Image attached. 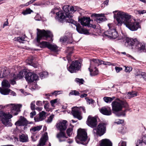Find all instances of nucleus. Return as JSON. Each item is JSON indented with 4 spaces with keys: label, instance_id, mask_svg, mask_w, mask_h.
<instances>
[{
    "label": "nucleus",
    "instance_id": "obj_1",
    "mask_svg": "<svg viewBox=\"0 0 146 146\" xmlns=\"http://www.w3.org/2000/svg\"><path fill=\"white\" fill-rule=\"evenodd\" d=\"M63 9L64 11H60L56 13V19L61 23L66 22H68L70 20L72 19L73 17L72 13H74L77 10V7L76 6L70 7L68 5L64 6ZM55 9L52 10L50 15L52 16V14H54L55 13Z\"/></svg>",
    "mask_w": 146,
    "mask_h": 146
},
{
    "label": "nucleus",
    "instance_id": "obj_2",
    "mask_svg": "<svg viewBox=\"0 0 146 146\" xmlns=\"http://www.w3.org/2000/svg\"><path fill=\"white\" fill-rule=\"evenodd\" d=\"M117 11L113 12L114 13V17L116 19L118 24L120 25L123 23L126 27L131 31L137 30L139 27V24L137 22L131 21L130 16L127 14L121 11L118 12L117 15L115 14Z\"/></svg>",
    "mask_w": 146,
    "mask_h": 146
},
{
    "label": "nucleus",
    "instance_id": "obj_3",
    "mask_svg": "<svg viewBox=\"0 0 146 146\" xmlns=\"http://www.w3.org/2000/svg\"><path fill=\"white\" fill-rule=\"evenodd\" d=\"M87 132L84 129H80L77 131V135L75 138L76 142L78 143L86 145L88 143Z\"/></svg>",
    "mask_w": 146,
    "mask_h": 146
},
{
    "label": "nucleus",
    "instance_id": "obj_4",
    "mask_svg": "<svg viewBox=\"0 0 146 146\" xmlns=\"http://www.w3.org/2000/svg\"><path fill=\"white\" fill-rule=\"evenodd\" d=\"M111 106L113 113L120 111L123 107L127 108L128 106L126 102L119 98L116 99L115 101L112 102Z\"/></svg>",
    "mask_w": 146,
    "mask_h": 146
},
{
    "label": "nucleus",
    "instance_id": "obj_5",
    "mask_svg": "<svg viewBox=\"0 0 146 146\" xmlns=\"http://www.w3.org/2000/svg\"><path fill=\"white\" fill-rule=\"evenodd\" d=\"M37 41L39 43L41 39H45L48 38H52V33L49 31H46L44 30H41L37 29Z\"/></svg>",
    "mask_w": 146,
    "mask_h": 146
},
{
    "label": "nucleus",
    "instance_id": "obj_6",
    "mask_svg": "<svg viewBox=\"0 0 146 146\" xmlns=\"http://www.w3.org/2000/svg\"><path fill=\"white\" fill-rule=\"evenodd\" d=\"M112 25H113L111 24H108L109 29L105 32V35L110 38L114 39L118 36V34L115 30L112 27Z\"/></svg>",
    "mask_w": 146,
    "mask_h": 146
},
{
    "label": "nucleus",
    "instance_id": "obj_7",
    "mask_svg": "<svg viewBox=\"0 0 146 146\" xmlns=\"http://www.w3.org/2000/svg\"><path fill=\"white\" fill-rule=\"evenodd\" d=\"M106 130V126L104 123H100L98 126L97 129H93V133L94 135L101 136L103 135Z\"/></svg>",
    "mask_w": 146,
    "mask_h": 146
},
{
    "label": "nucleus",
    "instance_id": "obj_8",
    "mask_svg": "<svg viewBox=\"0 0 146 146\" xmlns=\"http://www.w3.org/2000/svg\"><path fill=\"white\" fill-rule=\"evenodd\" d=\"M26 73V71L22 70L20 71L19 74L17 76L14 74L13 75V74L10 75V83L12 85H14L16 84L15 80L17 79H20L23 78L24 76H25Z\"/></svg>",
    "mask_w": 146,
    "mask_h": 146
},
{
    "label": "nucleus",
    "instance_id": "obj_9",
    "mask_svg": "<svg viewBox=\"0 0 146 146\" xmlns=\"http://www.w3.org/2000/svg\"><path fill=\"white\" fill-rule=\"evenodd\" d=\"M69 23L73 24L76 27V30L77 32L80 34H83L85 35H89V33L88 30L86 29H83L80 24L74 21L72 19H71L69 21Z\"/></svg>",
    "mask_w": 146,
    "mask_h": 146
},
{
    "label": "nucleus",
    "instance_id": "obj_10",
    "mask_svg": "<svg viewBox=\"0 0 146 146\" xmlns=\"http://www.w3.org/2000/svg\"><path fill=\"white\" fill-rule=\"evenodd\" d=\"M2 88L0 87V93L2 94L6 95L9 93V82L8 80H4L2 82Z\"/></svg>",
    "mask_w": 146,
    "mask_h": 146
},
{
    "label": "nucleus",
    "instance_id": "obj_11",
    "mask_svg": "<svg viewBox=\"0 0 146 146\" xmlns=\"http://www.w3.org/2000/svg\"><path fill=\"white\" fill-rule=\"evenodd\" d=\"M125 45L132 49H135L136 47V45L138 44V40L136 38L134 39L127 37L125 39Z\"/></svg>",
    "mask_w": 146,
    "mask_h": 146
},
{
    "label": "nucleus",
    "instance_id": "obj_12",
    "mask_svg": "<svg viewBox=\"0 0 146 146\" xmlns=\"http://www.w3.org/2000/svg\"><path fill=\"white\" fill-rule=\"evenodd\" d=\"M81 64L78 60L73 61L72 64L68 68V70L71 73L76 72L80 67Z\"/></svg>",
    "mask_w": 146,
    "mask_h": 146
},
{
    "label": "nucleus",
    "instance_id": "obj_13",
    "mask_svg": "<svg viewBox=\"0 0 146 146\" xmlns=\"http://www.w3.org/2000/svg\"><path fill=\"white\" fill-rule=\"evenodd\" d=\"M0 119L2 123L5 126L8 125L9 124V113H6L3 111H1L0 114Z\"/></svg>",
    "mask_w": 146,
    "mask_h": 146
},
{
    "label": "nucleus",
    "instance_id": "obj_14",
    "mask_svg": "<svg viewBox=\"0 0 146 146\" xmlns=\"http://www.w3.org/2000/svg\"><path fill=\"white\" fill-rule=\"evenodd\" d=\"M22 105L21 104L15 105V104H10V108H11V113L14 115H17L20 111V108Z\"/></svg>",
    "mask_w": 146,
    "mask_h": 146
},
{
    "label": "nucleus",
    "instance_id": "obj_15",
    "mask_svg": "<svg viewBox=\"0 0 146 146\" xmlns=\"http://www.w3.org/2000/svg\"><path fill=\"white\" fill-rule=\"evenodd\" d=\"M25 77L26 80L28 82H33L38 80V77L35 73L31 72H26Z\"/></svg>",
    "mask_w": 146,
    "mask_h": 146
},
{
    "label": "nucleus",
    "instance_id": "obj_16",
    "mask_svg": "<svg viewBox=\"0 0 146 146\" xmlns=\"http://www.w3.org/2000/svg\"><path fill=\"white\" fill-rule=\"evenodd\" d=\"M86 123L91 127H96L97 125V119L96 117L89 115L88 117Z\"/></svg>",
    "mask_w": 146,
    "mask_h": 146
},
{
    "label": "nucleus",
    "instance_id": "obj_17",
    "mask_svg": "<svg viewBox=\"0 0 146 146\" xmlns=\"http://www.w3.org/2000/svg\"><path fill=\"white\" fill-rule=\"evenodd\" d=\"M28 123V121L26 119L22 116H21L18 121L15 123L17 126H24L27 125Z\"/></svg>",
    "mask_w": 146,
    "mask_h": 146
},
{
    "label": "nucleus",
    "instance_id": "obj_18",
    "mask_svg": "<svg viewBox=\"0 0 146 146\" xmlns=\"http://www.w3.org/2000/svg\"><path fill=\"white\" fill-rule=\"evenodd\" d=\"M67 121L66 120H64L57 123L56 127L57 129L60 131L65 130L67 128L66 123Z\"/></svg>",
    "mask_w": 146,
    "mask_h": 146
},
{
    "label": "nucleus",
    "instance_id": "obj_19",
    "mask_svg": "<svg viewBox=\"0 0 146 146\" xmlns=\"http://www.w3.org/2000/svg\"><path fill=\"white\" fill-rule=\"evenodd\" d=\"M72 113L74 117L79 119L80 120L82 119L79 110L77 107H74L72 108Z\"/></svg>",
    "mask_w": 146,
    "mask_h": 146
},
{
    "label": "nucleus",
    "instance_id": "obj_20",
    "mask_svg": "<svg viewBox=\"0 0 146 146\" xmlns=\"http://www.w3.org/2000/svg\"><path fill=\"white\" fill-rule=\"evenodd\" d=\"M100 111L101 113L104 115H110L111 114V108L108 106L103 107Z\"/></svg>",
    "mask_w": 146,
    "mask_h": 146
},
{
    "label": "nucleus",
    "instance_id": "obj_21",
    "mask_svg": "<svg viewBox=\"0 0 146 146\" xmlns=\"http://www.w3.org/2000/svg\"><path fill=\"white\" fill-rule=\"evenodd\" d=\"M138 44L136 45V47L135 49H137L139 52H145L146 51V44L140 43L138 41Z\"/></svg>",
    "mask_w": 146,
    "mask_h": 146
},
{
    "label": "nucleus",
    "instance_id": "obj_22",
    "mask_svg": "<svg viewBox=\"0 0 146 146\" xmlns=\"http://www.w3.org/2000/svg\"><path fill=\"white\" fill-rule=\"evenodd\" d=\"M46 113L44 111H42L39 113L38 116H36L34 117V120L35 121H41L44 119L46 118Z\"/></svg>",
    "mask_w": 146,
    "mask_h": 146
},
{
    "label": "nucleus",
    "instance_id": "obj_23",
    "mask_svg": "<svg viewBox=\"0 0 146 146\" xmlns=\"http://www.w3.org/2000/svg\"><path fill=\"white\" fill-rule=\"evenodd\" d=\"M91 20L90 17H84L79 20V21L81 25L84 26L88 25L90 24Z\"/></svg>",
    "mask_w": 146,
    "mask_h": 146
},
{
    "label": "nucleus",
    "instance_id": "obj_24",
    "mask_svg": "<svg viewBox=\"0 0 146 146\" xmlns=\"http://www.w3.org/2000/svg\"><path fill=\"white\" fill-rule=\"evenodd\" d=\"M100 146H112V143L109 139H104L100 141Z\"/></svg>",
    "mask_w": 146,
    "mask_h": 146
},
{
    "label": "nucleus",
    "instance_id": "obj_25",
    "mask_svg": "<svg viewBox=\"0 0 146 146\" xmlns=\"http://www.w3.org/2000/svg\"><path fill=\"white\" fill-rule=\"evenodd\" d=\"M48 139V136L47 133H45L44 135L41 138L39 144L37 146H43Z\"/></svg>",
    "mask_w": 146,
    "mask_h": 146
},
{
    "label": "nucleus",
    "instance_id": "obj_26",
    "mask_svg": "<svg viewBox=\"0 0 146 146\" xmlns=\"http://www.w3.org/2000/svg\"><path fill=\"white\" fill-rule=\"evenodd\" d=\"M56 137L58 138L60 142H62L65 140V139L67 138L65 133L62 131L57 134Z\"/></svg>",
    "mask_w": 146,
    "mask_h": 146
},
{
    "label": "nucleus",
    "instance_id": "obj_27",
    "mask_svg": "<svg viewBox=\"0 0 146 146\" xmlns=\"http://www.w3.org/2000/svg\"><path fill=\"white\" fill-rule=\"evenodd\" d=\"M101 60H99L97 59H94L90 60V68H92L98 66L102 64H101Z\"/></svg>",
    "mask_w": 146,
    "mask_h": 146
},
{
    "label": "nucleus",
    "instance_id": "obj_28",
    "mask_svg": "<svg viewBox=\"0 0 146 146\" xmlns=\"http://www.w3.org/2000/svg\"><path fill=\"white\" fill-rule=\"evenodd\" d=\"M42 128V126L40 125L32 127L30 129V131L32 134L34 135L40 131Z\"/></svg>",
    "mask_w": 146,
    "mask_h": 146
},
{
    "label": "nucleus",
    "instance_id": "obj_29",
    "mask_svg": "<svg viewBox=\"0 0 146 146\" xmlns=\"http://www.w3.org/2000/svg\"><path fill=\"white\" fill-rule=\"evenodd\" d=\"M102 14H97L96 13L93 14L92 15V17H96L95 20L98 23H100L104 21V18L102 17Z\"/></svg>",
    "mask_w": 146,
    "mask_h": 146
},
{
    "label": "nucleus",
    "instance_id": "obj_30",
    "mask_svg": "<svg viewBox=\"0 0 146 146\" xmlns=\"http://www.w3.org/2000/svg\"><path fill=\"white\" fill-rule=\"evenodd\" d=\"M88 69L90 71V75L91 76L96 75L98 73V71L96 66L92 68H90V66Z\"/></svg>",
    "mask_w": 146,
    "mask_h": 146
},
{
    "label": "nucleus",
    "instance_id": "obj_31",
    "mask_svg": "<svg viewBox=\"0 0 146 146\" xmlns=\"http://www.w3.org/2000/svg\"><path fill=\"white\" fill-rule=\"evenodd\" d=\"M135 75L138 78H140L142 77L145 80H146V74L145 72H139L135 74Z\"/></svg>",
    "mask_w": 146,
    "mask_h": 146
},
{
    "label": "nucleus",
    "instance_id": "obj_32",
    "mask_svg": "<svg viewBox=\"0 0 146 146\" xmlns=\"http://www.w3.org/2000/svg\"><path fill=\"white\" fill-rule=\"evenodd\" d=\"M125 98L130 99L137 96V93L135 91L128 92L125 95Z\"/></svg>",
    "mask_w": 146,
    "mask_h": 146
},
{
    "label": "nucleus",
    "instance_id": "obj_33",
    "mask_svg": "<svg viewBox=\"0 0 146 146\" xmlns=\"http://www.w3.org/2000/svg\"><path fill=\"white\" fill-rule=\"evenodd\" d=\"M20 141L22 142H26L28 141L29 139L28 136L26 134H22L20 136Z\"/></svg>",
    "mask_w": 146,
    "mask_h": 146
},
{
    "label": "nucleus",
    "instance_id": "obj_34",
    "mask_svg": "<svg viewBox=\"0 0 146 146\" xmlns=\"http://www.w3.org/2000/svg\"><path fill=\"white\" fill-rule=\"evenodd\" d=\"M25 38L23 36L18 37L15 38V40L19 42L20 43H24L25 42Z\"/></svg>",
    "mask_w": 146,
    "mask_h": 146
},
{
    "label": "nucleus",
    "instance_id": "obj_35",
    "mask_svg": "<svg viewBox=\"0 0 146 146\" xmlns=\"http://www.w3.org/2000/svg\"><path fill=\"white\" fill-rule=\"evenodd\" d=\"M115 97H113L112 98L105 97L103 98L104 100L107 103H110L111 102L115 99Z\"/></svg>",
    "mask_w": 146,
    "mask_h": 146
},
{
    "label": "nucleus",
    "instance_id": "obj_36",
    "mask_svg": "<svg viewBox=\"0 0 146 146\" xmlns=\"http://www.w3.org/2000/svg\"><path fill=\"white\" fill-rule=\"evenodd\" d=\"M8 70L4 69L3 72H0V78H3L8 75Z\"/></svg>",
    "mask_w": 146,
    "mask_h": 146
},
{
    "label": "nucleus",
    "instance_id": "obj_37",
    "mask_svg": "<svg viewBox=\"0 0 146 146\" xmlns=\"http://www.w3.org/2000/svg\"><path fill=\"white\" fill-rule=\"evenodd\" d=\"M48 48L54 52L57 51L58 47L56 45L51 44H50Z\"/></svg>",
    "mask_w": 146,
    "mask_h": 146
},
{
    "label": "nucleus",
    "instance_id": "obj_38",
    "mask_svg": "<svg viewBox=\"0 0 146 146\" xmlns=\"http://www.w3.org/2000/svg\"><path fill=\"white\" fill-rule=\"evenodd\" d=\"M35 58L34 56H31L29 57L27 60V62L30 65L32 64L33 61L35 60Z\"/></svg>",
    "mask_w": 146,
    "mask_h": 146
},
{
    "label": "nucleus",
    "instance_id": "obj_39",
    "mask_svg": "<svg viewBox=\"0 0 146 146\" xmlns=\"http://www.w3.org/2000/svg\"><path fill=\"white\" fill-rule=\"evenodd\" d=\"M80 94L79 92L76 90H71L69 94V96L74 95L75 96H79Z\"/></svg>",
    "mask_w": 146,
    "mask_h": 146
},
{
    "label": "nucleus",
    "instance_id": "obj_40",
    "mask_svg": "<svg viewBox=\"0 0 146 146\" xmlns=\"http://www.w3.org/2000/svg\"><path fill=\"white\" fill-rule=\"evenodd\" d=\"M115 115L117 116H125V111H124L122 112H117V113H114Z\"/></svg>",
    "mask_w": 146,
    "mask_h": 146
},
{
    "label": "nucleus",
    "instance_id": "obj_41",
    "mask_svg": "<svg viewBox=\"0 0 146 146\" xmlns=\"http://www.w3.org/2000/svg\"><path fill=\"white\" fill-rule=\"evenodd\" d=\"M33 12V11L31 10L30 8H28L26 9L25 11H24L22 13L24 15H25L28 14H30Z\"/></svg>",
    "mask_w": 146,
    "mask_h": 146
},
{
    "label": "nucleus",
    "instance_id": "obj_42",
    "mask_svg": "<svg viewBox=\"0 0 146 146\" xmlns=\"http://www.w3.org/2000/svg\"><path fill=\"white\" fill-rule=\"evenodd\" d=\"M50 44V43L49 42L43 41L41 42V45L42 46V47H47L48 48Z\"/></svg>",
    "mask_w": 146,
    "mask_h": 146
},
{
    "label": "nucleus",
    "instance_id": "obj_43",
    "mask_svg": "<svg viewBox=\"0 0 146 146\" xmlns=\"http://www.w3.org/2000/svg\"><path fill=\"white\" fill-rule=\"evenodd\" d=\"M101 64H103L105 65H111L113 66H115L116 65V64H112L110 62H105L102 60H101Z\"/></svg>",
    "mask_w": 146,
    "mask_h": 146
},
{
    "label": "nucleus",
    "instance_id": "obj_44",
    "mask_svg": "<svg viewBox=\"0 0 146 146\" xmlns=\"http://www.w3.org/2000/svg\"><path fill=\"white\" fill-rule=\"evenodd\" d=\"M54 115L52 114L48 118L46 122L48 123H50L52 120L53 118H54Z\"/></svg>",
    "mask_w": 146,
    "mask_h": 146
},
{
    "label": "nucleus",
    "instance_id": "obj_45",
    "mask_svg": "<svg viewBox=\"0 0 146 146\" xmlns=\"http://www.w3.org/2000/svg\"><path fill=\"white\" fill-rule=\"evenodd\" d=\"M72 127L69 128L66 131V132L68 136L69 137L71 136L72 134Z\"/></svg>",
    "mask_w": 146,
    "mask_h": 146
},
{
    "label": "nucleus",
    "instance_id": "obj_46",
    "mask_svg": "<svg viewBox=\"0 0 146 146\" xmlns=\"http://www.w3.org/2000/svg\"><path fill=\"white\" fill-rule=\"evenodd\" d=\"M86 100L87 103H88L89 104H92L94 102V100H93L92 99H90L88 98H86Z\"/></svg>",
    "mask_w": 146,
    "mask_h": 146
},
{
    "label": "nucleus",
    "instance_id": "obj_47",
    "mask_svg": "<svg viewBox=\"0 0 146 146\" xmlns=\"http://www.w3.org/2000/svg\"><path fill=\"white\" fill-rule=\"evenodd\" d=\"M75 81L76 82L78 83L79 84H83L84 80L82 79L76 78L75 80Z\"/></svg>",
    "mask_w": 146,
    "mask_h": 146
},
{
    "label": "nucleus",
    "instance_id": "obj_48",
    "mask_svg": "<svg viewBox=\"0 0 146 146\" xmlns=\"http://www.w3.org/2000/svg\"><path fill=\"white\" fill-rule=\"evenodd\" d=\"M124 122V120L122 119H117L115 121V123L118 124H119L123 123Z\"/></svg>",
    "mask_w": 146,
    "mask_h": 146
},
{
    "label": "nucleus",
    "instance_id": "obj_49",
    "mask_svg": "<svg viewBox=\"0 0 146 146\" xmlns=\"http://www.w3.org/2000/svg\"><path fill=\"white\" fill-rule=\"evenodd\" d=\"M35 101L32 102L31 104V108L32 110H35Z\"/></svg>",
    "mask_w": 146,
    "mask_h": 146
},
{
    "label": "nucleus",
    "instance_id": "obj_50",
    "mask_svg": "<svg viewBox=\"0 0 146 146\" xmlns=\"http://www.w3.org/2000/svg\"><path fill=\"white\" fill-rule=\"evenodd\" d=\"M137 11L138 13L140 14H143L144 13H146V11L145 10H137Z\"/></svg>",
    "mask_w": 146,
    "mask_h": 146
},
{
    "label": "nucleus",
    "instance_id": "obj_51",
    "mask_svg": "<svg viewBox=\"0 0 146 146\" xmlns=\"http://www.w3.org/2000/svg\"><path fill=\"white\" fill-rule=\"evenodd\" d=\"M115 69L116 72L117 73L119 72L120 71L122 70V68L121 67H115Z\"/></svg>",
    "mask_w": 146,
    "mask_h": 146
},
{
    "label": "nucleus",
    "instance_id": "obj_52",
    "mask_svg": "<svg viewBox=\"0 0 146 146\" xmlns=\"http://www.w3.org/2000/svg\"><path fill=\"white\" fill-rule=\"evenodd\" d=\"M120 143L119 144V146H126V143L125 141H122L121 143V145H120Z\"/></svg>",
    "mask_w": 146,
    "mask_h": 146
},
{
    "label": "nucleus",
    "instance_id": "obj_53",
    "mask_svg": "<svg viewBox=\"0 0 146 146\" xmlns=\"http://www.w3.org/2000/svg\"><path fill=\"white\" fill-rule=\"evenodd\" d=\"M132 68L131 67H127L125 68V71L126 72H129L132 70Z\"/></svg>",
    "mask_w": 146,
    "mask_h": 146
},
{
    "label": "nucleus",
    "instance_id": "obj_54",
    "mask_svg": "<svg viewBox=\"0 0 146 146\" xmlns=\"http://www.w3.org/2000/svg\"><path fill=\"white\" fill-rule=\"evenodd\" d=\"M36 114V113L35 111L31 112L30 113V117L31 118H33L34 116Z\"/></svg>",
    "mask_w": 146,
    "mask_h": 146
},
{
    "label": "nucleus",
    "instance_id": "obj_55",
    "mask_svg": "<svg viewBox=\"0 0 146 146\" xmlns=\"http://www.w3.org/2000/svg\"><path fill=\"white\" fill-rule=\"evenodd\" d=\"M10 95L14 96H16V94L15 92L10 90Z\"/></svg>",
    "mask_w": 146,
    "mask_h": 146
},
{
    "label": "nucleus",
    "instance_id": "obj_56",
    "mask_svg": "<svg viewBox=\"0 0 146 146\" xmlns=\"http://www.w3.org/2000/svg\"><path fill=\"white\" fill-rule=\"evenodd\" d=\"M36 105L38 106H41L42 105V102L40 101H38L36 102Z\"/></svg>",
    "mask_w": 146,
    "mask_h": 146
},
{
    "label": "nucleus",
    "instance_id": "obj_57",
    "mask_svg": "<svg viewBox=\"0 0 146 146\" xmlns=\"http://www.w3.org/2000/svg\"><path fill=\"white\" fill-rule=\"evenodd\" d=\"M56 102V100H52L50 101V103H51L52 106H53V104H55Z\"/></svg>",
    "mask_w": 146,
    "mask_h": 146
},
{
    "label": "nucleus",
    "instance_id": "obj_58",
    "mask_svg": "<svg viewBox=\"0 0 146 146\" xmlns=\"http://www.w3.org/2000/svg\"><path fill=\"white\" fill-rule=\"evenodd\" d=\"M143 142V141L142 139H139L138 140L137 142V144H140L142 143Z\"/></svg>",
    "mask_w": 146,
    "mask_h": 146
},
{
    "label": "nucleus",
    "instance_id": "obj_59",
    "mask_svg": "<svg viewBox=\"0 0 146 146\" xmlns=\"http://www.w3.org/2000/svg\"><path fill=\"white\" fill-rule=\"evenodd\" d=\"M42 74H43V72H41V73H40V74H39V75H40V77L41 79H42L43 78H45L44 75Z\"/></svg>",
    "mask_w": 146,
    "mask_h": 146
},
{
    "label": "nucleus",
    "instance_id": "obj_60",
    "mask_svg": "<svg viewBox=\"0 0 146 146\" xmlns=\"http://www.w3.org/2000/svg\"><path fill=\"white\" fill-rule=\"evenodd\" d=\"M80 110H81L83 111V112L85 113H86V110L84 107H80Z\"/></svg>",
    "mask_w": 146,
    "mask_h": 146
},
{
    "label": "nucleus",
    "instance_id": "obj_61",
    "mask_svg": "<svg viewBox=\"0 0 146 146\" xmlns=\"http://www.w3.org/2000/svg\"><path fill=\"white\" fill-rule=\"evenodd\" d=\"M43 74L44 75V76L45 77H46L47 76V75L48 74V73L46 72H43Z\"/></svg>",
    "mask_w": 146,
    "mask_h": 146
},
{
    "label": "nucleus",
    "instance_id": "obj_62",
    "mask_svg": "<svg viewBox=\"0 0 146 146\" xmlns=\"http://www.w3.org/2000/svg\"><path fill=\"white\" fill-rule=\"evenodd\" d=\"M8 24V19H7L6 22H5L3 25V27H4L5 26H6Z\"/></svg>",
    "mask_w": 146,
    "mask_h": 146
},
{
    "label": "nucleus",
    "instance_id": "obj_63",
    "mask_svg": "<svg viewBox=\"0 0 146 146\" xmlns=\"http://www.w3.org/2000/svg\"><path fill=\"white\" fill-rule=\"evenodd\" d=\"M87 96V95L86 94H84L81 95L80 96V97L81 98H83L84 97H86V96Z\"/></svg>",
    "mask_w": 146,
    "mask_h": 146
},
{
    "label": "nucleus",
    "instance_id": "obj_64",
    "mask_svg": "<svg viewBox=\"0 0 146 146\" xmlns=\"http://www.w3.org/2000/svg\"><path fill=\"white\" fill-rule=\"evenodd\" d=\"M44 108L46 109V111H49V108L48 107V105L46 104H45L44 105Z\"/></svg>",
    "mask_w": 146,
    "mask_h": 146
}]
</instances>
